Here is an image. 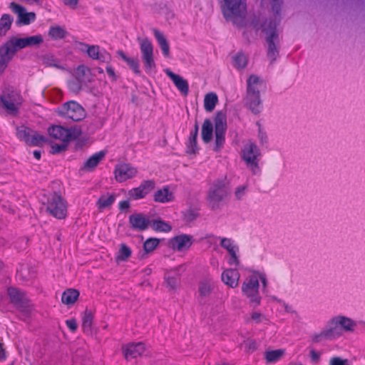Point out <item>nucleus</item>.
<instances>
[{
    "label": "nucleus",
    "mask_w": 365,
    "mask_h": 365,
    "mask_svg": "<svg viewBox=\"0 0 365 365\" xmlns=\"http://www.w3.org/2000/svg\"><path fill=\"white\" fill-rule=\"evenodd\" d=\"M32 131L33 130L31 128L22 125L17 128L16 136L20 140L24 141L28 144V140L30 139Z\"/></svg>",
    "instance_id": "37998d69"
},
{
    "label": "nucleus",
    "mask_w": 365,
    "mask_h": 365,
    "mask_svg": "<svg viewBox=\"0 0 365 365\" xmlns=\"http://www.w3.org/2000/svg\"><path fill=\"white\" fill-rule=\"evenodd\" d=\"M153 34L155 38H156L162 53L165 57H168L170 55V45L168 41H167L165 36L157 29H153Z\"/></svg>",
    "instance_id": "c85d7f7f"
},
{
    "label": "nucleus",
    "mask_w": 365,
    "mask_h": 365,
    "mask_svg": "<svg viewBox=\"0 0 365 365\" xmlns=\"http://www.w3.org/2000/svg\"><path fill=\"white\" fill-rule=\"evenodd\" d=\"M341 334L342 331H341V327H339V325L336 323V320L334 317L329 322L328 327L326 329L313 336L312 341L317 343L322 339H333L340 336Z\"/></svg>",
    "instance_id": "ddd939ff"
},
{
    "label": "nucleus",
    "mask_w": 365,
    "mask_h": 365,
    "mask_svg": "<svg viewBox=\"0 0 365 365\" xmlns=\"http://www.w3.org/2000/svg\"><path fill=\"white\" fill-rule=\"evenodd\" d=\"M116 195L115 193L107 192L100 196L96 201V207L98 210L102 212L106 209L110 208L115 202Z\"/></svg>",
    "instance_id": "cd10ccee"
},
{
    "label": "nucleus",
    "mask_w": 365,
    "mask_h": 365,
    "mask_svg": "<svg viewBox=\"0 0 365 365\" xmlns=\"http://www.w3.org/2000/svg\"><path fill=\"white\" fill-rule=\"evenodd\" d=\"M142 59L145 71L151 72L155 69L156 65L153 58V46L148 38L143 39L140 45Z\"/></svg>",
    "instance_id": "9b49d317"
},
{
    "label": "nucleus",
    "mask_w": 365,
    "mask_h": 365,
    "mask_svg": "<svg viewBox=\"0 0 365 365\" xmlns=\"http://www.w3.org/2000/svg\"><path fill=\"white\" fill-rule=\"evenodd\" d=\"M153 200L159 203H168L174 200V195L166 185L154 192Z\"/></svg>",
    "instance_id": "a878e982"
},
{
    "label": "nucleus",
    "mask_w": 365,
    "mask_h": 365,
    "mask_svg": "<svg viewBox=\"0 0 365 365\" xmlns=\"http://www.w3.org/2000/svg\"><path fill=\"white\" fill-rule=\"evenodd\" d=\"M213 125L209 119H205L202 125V139L207 143L212 138Z\"/></svg>",
    "instance_id": "473e14b6"
},
{
    "label": "nucleus",
    "mask_w": 365,
    "mask_h": 365,
    "mask_svg": "<svg viewBox=\"0 0 365 365\" xmlns=\"http://www.w3.org/2000/svg\"><path fill=\"white\" fill-rule=\"evenodd\" d=\"M246 188H247V187L245 185L240 186V187H238L236 188L235 192V195L237 200H240L242 199V197H244V195L245 194Z\"/></svg>",
    "instance_id": "bf43d9fd"
},
{
    "label": "nucleus",
    "mask_w": 365,
    "mask_h": 365,
    "mask_svg": "<svg viewBox=\"0 0 365 365\" xmlns=\"http://www.w3.org/2000/svg\"><path fill=\"white\" fill-rule=\"evenodd\" d=\"M128 196L133 200L143 199L145 197L139 186L130 190L128 191Z\"/></svg>",
    "instance_id": "603ef678"
},
{
    "label": "nucleus",
    "mask_w": 365,
    "mask_h": 365,
    "mask_svg": "<svg viewBox=\"0 0 365 365\" xmlns=\"http://www.w3.org/2000/svg\"><path fill=\"white\" fill-rule=\"evenodd\" d=\"M218 101L217 96L215 93H209L205 96L204 107L205 109L211 112L214 110Z\"/></svg>",
    "instance_id": "58836bf2"
},
{
    "label": "nucleus",
    "mask_w": 365,
    "mask_h": 365,
    "mask_svg": "<svg viewBox=\"0 0 365 365\" xmlns=\"http://www.w3.org/2000/svg\"><path fill=\"white\" fill-rule=\"evenodd\" d=\"M284 351L282 349H276L265 352V359L268 363H275L278 361L282 355Z\"/></svg>",
    "instance_id": "49530a36"
},
{
    "label": "nucleus",
    "mask_w": 365,
    "mask_h": 365,
    "mask_svg": "<svg viewBox=\"0 0 365 365\" xmlns=\"http://www.w3.org/2000/svg\"><path fill=\"white\" fill-rule=\"evenodd\" d=\"M335 319L336 323H338L339 327H341V331H342V329L345 331L353 330L355 323L351 319L342 316L336 317Z\"/></svg>",
    "instance_id": "a19ab883"
},
{
    "label": "nucleus",
    "mask_w": 365,
    "mask_h": 365,
    "mask_svg": "<svg viewBox=\"0 0 365 365\" xmlns=\"http://www.w3.org/2000/svg\"><path fill=\"white\" fill-rule=\"evenodd\" d=\"M240 274L237 269H227L222 273V281L229 287L235 288L239 284Z\"/></svg>",
    "instance_id": "5701e85b"
},
{
    "label": "nucleus",
    "mask_w": 365,
    "mask_h": 365,
    "mask_svg": "<svg viewBox=\"0 0 365 365\" xmlns=\"http://www.w3.org/2000/svg\"><path fill=\"white\" fill-rule=\"evenodd\" d=\"M117 54L119 57L122 58L123 61H124L127 63L129 68L135 73L139 74L140 73L139 62L138 59L127 56L125 53L121 50L118 51Z\"/></svg>",
    "instance_id": "7c9ffc66"
},
{
    "label": "nucleus",
    "mask_w": 365,
    "mask_h": 365,
    "mask_svg": "<svg viewBox=\"0 0 365 365\" xmlns=\"http://www.w3.org/2000/svg\"><path fill=\"white\" fill-rule=\"evenodd\" d=\"M118 207L121 210H127L130 207V202L128 200L120 201L118 204Z\"/></svg>",
    "instance_id": "774afa93"
},
{
    "label": "nucleus",
    "mask_w": 365,
    "mask_h": 365,
    "mask_svg": "<svg viewBox=\"0 0 365 365\" xmlns=\"http://www.w3.org/2000/svg\"><path fill=\"white\" fill-rule=\"evenodd\" d=\"M15 53L19 49L26 48L24 38L11 37L4 43Z\"/></svg>",
    "instance_id": "72a5a7b5"
},
{
    "label": "nucleus",
    "mask_w": 365,
    "mask_h": 365,
    "mask_svg": "<svg viewBox=\"0 0 365 365\" xmlns=\"http://www.w3.org/2000/svg\"><path fill=\"white\" fill-rule=\"evenodd\" d=\"M75 45L78 48L79 51L83 53H86L88 51V48L90 46L89 44H87L86 43L80 42V41H76Z\"/></svg>",
    "instance_id": "680f3d73"
},
{
    "label": "nucleus",
    "mask_w": 365,
    "mask_h": 365,
    "mask_svg": "<svg viewBox=\"0 0 365 365\" xmlns=\"http://www.w3.org/2000/svg\"><path fill=\"white\" fill-rule=\"evenodd\" d=\"M23 102L22 96L19 91L9 88L4 90L0 96V108L11 115H16Z\"/></svg>",
    "instance_id": "20e7f679"
},
{
    "label": "nucleus",
    "mask_w": 365,
    "mask_h": 365,
    "mask_svg": "<svg viewBox=\"0 0 365 365\" xmlns=\"http://www.w3.org/2000/svg\"><path fill=\"white\" fill-rule=\"evenodd\" d=\"M242 157L247 165L250 168L253 174H256L259 169L258 163L260 157L258 147L252 143L246 144L242 150Z\"/></svg>",
    "instance_id": "6e6552de"
},
{
    "label": "nucleus",
    "mask_w": 365,
    "mask_h": 365,
    "mask_svg": "<svg viewBox=\"0 0 365 365\" xmlns=\"http://www.w3.org/2000/svg\"><path fill=\"white\" fill-rule=\"evenodd\" d=\"M180 282V274L177 272H167L164 275V283L170 290L177 289Z\"/></svg>",
    "instance_id": "c756f323"
},
{
    "label": "nucleus",
    "mask_w": 365,
    "mask_h": 365,
    "mask_svg": "<svg viewBox=\"0 0 365 365\" xmlns=\"http://www.w3.org/2000/svg\"><path fill=\"white\" fill-rule=\"evenodd\" d=\"M93 315L91 311L86 310L82 317V329L83 332L90 333L92 330Z\"/></svg>",
    "instance_id": "c9c22d12"
},
{
    "label": "nucleus",
    "mask_w": 365,
    "mask_h": 365,
    "mask_svg": "<svg viewBox=\"0 0 365 365\" xmlns=\"http://www.w3.org/2000/svg\"><path fill=\"white\" fill-rule=\"evenodd\" d=\"M233 63L237 69H242L247 64V58L243 53H237L233 57Z\"/></svg>",
    "instance_id": "de8ad7c7"
},
{
    "label": "nucleus",
    "mask_w": 365,
    "mask_h": 365,
    "mask_svg": "<svg viewBox=\"0 0 365 365\" xmlns=\"http://www.w3.org/2000/svg\"><path fill=\"white\" fill-rule=\"evenodd\" d=\"M184 215L187 220L192 221L197 217L198 213L192 209H188Z\"/></svg>",
    "instance_id": "13d9d810"
},
{
    "label": "nucleus",
    "mask_w": 365,
    "mask_h": 365,
    "mask_svg": "<svg viewBox=\"0 0 365 365\" xmlns=\"http://www.w3.org/2000/svg\"><path fill=\"white\" fill-rule=\"evenodd\" d=\"M150 219L143 213H134L129 216V223L130 227L138 231H144L148 229L150 225Z\"/></svg>",
    "instance_id": "aec40b11"
},
{
    "label": "nucleus",
    "mask_w": 365,
    "mask_h": 365,
    "mask_svg": "<svg viewBox=\"0 0 365 365\" xmlns=\"http://www.w3.org/2000/svg\"><path fill=\"white\" fill-rule=\"evenodd\" d=\"M10 8L17 15L16 23L19 25H29L36 19L34 12H27L26 8L19 4L11 2Z\"/></svg>",
    "instance_id": "2eb2a0df"
},
{
    "label": "nucleus",
    "mask_w": 365,
    "mask_h": 365,
    "mask_svg": "<svg viewBox=\"0 0 365 365\" xmlns=\"http://www.w3.org/2000/svg\"><path fill=\"white\" fill-rule=\"evenodd\" d=\"M251 318L256 323H259L262 321V318H264V316L259 312H254L251 314Z\"/></svg>",
    "instance_id": "69168bd1"
},
{
    "label": "nucleus",
    "mask_w": 365,
    "mask_h": 365,
    "mask_svg": "<svg viewBox=\"0 0 365 365\" xmlns=\"http://www.w3.org/2000/svg\"><path fill=\"white\" fill-rule=\"evenodd\" d=\"M245 349L248 352H253L257 349V343L255 340L248 339L243 343Z\"/></svg>",
    "instance_id": "864d4df0"
},
{
    "label": "nucleus",
    "mask_w": 365,
    "mask_h": 365,
    "mask_svg": "<svg viewBox=\"0 0 365 365\" xmlns=\"http://www.w3.org/2000/svg\"><path fill=\"white\" fill-rule=\"evenodd\" d=\"M49 136L62 143H68L72 138V134L68 128L61 125H51L48 128Z\"/></svg>",
    "instance_id": "6ab92c4d"
},
{
    "label": "nucleus",
    "mask_w": 365,
    "mask_h": 365,
    "mask_svg": "<svg viewBox=\"0 0 365 365\" xmlns=\"http://www.w3.org/2000/svg\"><path fill=\"white\" fill-rule=\"evenodd\" d=\"M213 289V282L211 279H205L199 283L198 292L202 297H208Z\"/></svg>",
    "instance_id": "e433bc0d"
},
{
    "label": "nucleus",
    "mask_w": 365,
    "mask_h": 365,
    "mask_svg": "<svg viewBox=\"0 0 365 365\" xmlns=\"http://www.w3.org/2000/svg\"><path fill=\"white\" fill-rule=\"evenodd\" d=\"M165 73L169 77L175 84L178 90L183 95L187 96L189 93V84L187 80L182 76L175 74L170 68L164 70Z\"/></svg>",
    "instance_id": "412c9836"
},
{
    "label": "nucleus",
    "mask_w": 365,
    "mask_h": 365,
    "mask_svg": "<svg viewBox=\"0 0 365 365\" xmlns=\"http://www.w3.org/2000/svg\"><path fill=\"white\" fill-rule=\"evenodd\" d=\"M86 53L93 60L101 62H108L110 60V55L105 49L101 51L98 45H90Z\"/></svg>",
    "instance_id": "b1692460"
},
{
    "label": "nucleus",
    "mask_w": 365,
    "mask_h": 365,
    "mask_svg": "<svg viewBox=\"0 0 365 365\" xmlns=\"http://www.w3.org/2000/svg\"><path fill=\"white\" fill-rule=\"evenodd\" d=\"M113 173L116 181L123 182L135 177L138 170L129 163H120L115 166Z\"/></svg>",
    "instance_id": "4468645a"
},
{
    "label": "nucleus",
    "mask_w": 365,
    "mask_h": 365,
    "mask_svg": "<svg viewBox=\"0 0 365 365\" xmlns=\"http://www.w3.org/2000/svg\"><path fill=\"white\" fill-rule=\"evenodd\" d=\"M145 196L153 191L155 187V182L153 180H143L139 185Z\"/></svg>",
    "instance_id": "8fccbe9b"
},
{
    "label": "nucleus",
    "mask_w": 365,
    "mask_h": 365,
    "mask_svg": "<svg viewBox=\"0 0 365 365\" xmlns=\"http://www.w3.org/2000/svg\"><path fill=\"white\" fill-rule=\"evenodd\" d=\"M43 63H46L48 66H56V64L53 62L54 61L53 57L51 56H45L43 58Z\"/></svg>",
    "instance_id": "338daca9"
},
{
    "label": "nucleus",
    "mask_w": 365,
    "mask_h": 365,
    "mask_svg": "<svg viewBox=\"0 0 365 365\" xmlns=\"http://www.w3.org/2000/svg\"><path fill=\"white\" fill-rule=\"evenodd\" d=\"M13 18L10 14H4L0 19V36H5L11 29Z\"/></svg>",
    "instance_id": "f704fd0d"
},
{
    "label": "nucleus",
    "mask_w": 365,
    "mask_h": 365,
    "mask_svg": "<svg viewBox=\"0 0 365 365\" xmlns=\"http://www.w3.org/2000/svg\"><path fill=\"white\" fill-rule=\"evenodd\" d=\"M24 39L26 47L39 46L43 41V38L41 34L26 37Z\"/></svg>",
    "instance_id": "09e8293b"
},
{
    "label": "nucleus",
    "mask_w": 365,
    "mask_h": 365,
    "mask_svg": "<svg viewBox=\"0 0 365 365\" xmlns=\"http://www.w3.org/2000/svg\"><path fill=\"white\" fill-rule=\"evenodd\" d=\"M66 31L60 26H53L48 30V36L53 40H60L66 37Z\"/></svg>",
    "instance_id": "4c0bfd02"
},
{
    "label": "nucleus",
    "mask_w": 365,
    "mask_h": 365,
    "mask_svg": "<svg viewBox=\"0 0 365 365\" xmlns=\"http://www.w3.org/2000/svg\"><path fill=\"white\" fill-rule=\"evenodd\" d=\"M278 23L276 20L265 21L262 24V31L267 35L266 41L267 43V57L271 62L274 61L279 56L277 43H279L277 26Z\"/></svg>",
    "instance_id": "7ed1b4c3"
},
{
    "label": "nucleus",
    "mask_w": 365,
    "mask_h": 365,
    "mask_svg": "<svg viewBox=\"0 0 365 365\" xmlns=\"http://www.w3.org/2000/svg\"><path fill=\"white\" fill-rule=\"evenodd\" d=\"M106 71L108 75L109 76V77L113 81H115L116 80V76H115V69L111 66H108L106 68Z\"/></svg>",
    "instance_id": "0e129e2a"
},
{
    "label": "nucleus",
    "mask_w": 365,
    "mask_h": 365,
    "mask_svg": "<svg viewBox=\"0 0 365 365\" xmlns=\"http://www.w3.org/2000/svg\"><path fill=\"white\" fill-rule=\"evenodd\" d=\"M66 324L71 331L76 332L78 328V324L76 319H70L66 321Z\"/></svg>",
    "instance_id": "4d7b16f0"
},
{
    "label": "nucleus",
    "mask_w": 365,
    "mask_h": 365,
    "mask_svg": "<svg viewBox=\"0 0 365 365\" xmlns=\"http://www.w3.org/2000/svg\"><path fill=\"white\" fill-rule=\"evenodd\" d=\"M106 155V151L105 150H100L95 153L84 163L82 169L86 171H93L100 162L105 158Z\"/></svg>",
    "instance_id": "393cba45"
},
{
    "label": "nucleus",
    "mask_w": 365,
    "mask_h": 365,
    "mask_svg": "<svg viewBox=\"0 0 365 365\" xmlns=\"http://www.w3.org/2000/svg\"><path fill=\"white\" fill-rule=\"evenodd\" d=\"M219 239L220 240V246L225 249L230 255L229 264L237 267L240 264L239 247L231 238L219 237Z\"/></svg>",
    "instance_id": "dca6fc26"
},
{
    "label": "nucleus",
    "mask_w": 365,
    "mask_h": 365,
    "mask_svg": "<svg viewBox=\"0 0 365 365\" xmlns=\"http://www.w3.org/2000/svg\"><path fill=\"white\" fill-rule=\"evenodd\" d=\"M329 365H351L348 359H342L340 357H332L329 361Z\"/></svg>",
    "instance_id": "5fc2aeb1"
},
{
    "label": "nucleus",
    "mask_w": 365,
    "mask_h": 365,
    "mask_svg": "<svg viewBox=\"0 0 365 365\" xmlns=\"http://www.w3.org/2000/svg\"><path fill=\"white\" fill-rule=\"evenodd\" d=\"M194 242L192 235L181 234L168 240V245L174 252H183L190 250Z\"/></svg>",
    "instance_id": "9d476101"
},
{
    "label": "nucleus",
    "mask_w": 365,
    "mask_h": 365,
    "mask_svg": "<svg viewBox=\"0 0 365 365\" xmlns=\"http://www.w3.org/2000/svg\"><path fill=\"white\" fill-rule=\"evenodd\" d=\"M260 83L259 78L255 75L250 76L247 81L245 102L254 114L260 113L262 108L259 91V85Z\"/></svg>",
    "instance_id": "f257e3e1"
},
{
    "label": "nucleus",
    "mask_w": 365,
    "mask_h": 365,
    "mask_svg": "<svg viewBox=\"0 0 365 365\" xmlns=\"http://www.w3.org/2000/svg\"><path fill=\"white\" fill-rule=\"evenodd\" d=\"M226 129V122L222 118H216L215 120V151L220 150L225 144Z\"/></svg>",
    "instance_id": "a211bd4d"
},
{
    "label": "nucleus",
    "mask_w": 365,
    "mask_h": 365,
    "mask_svg": "<svg viewBox=\"0 0 365 365\" xmlns=\"http://www.w3.org/2000/svg\"><path fill=\"white\" fill-rule=\"evenodd\" d=\"M122 351L126 360L140 356L145 351V346L143 342H131L122 346Z\"/></svg>",
    "instance_id": "f3484780"
},
{
    "label": "nucleus",
    "mask_w": 365,
    "mask_h": 365,
    "mask_svg": "<svg viewBox=\"0 0 365 365\" xmlns=\"http://www.w3.org/2000/svg\"><path fill=\"white\" fill-rule=\"evenodd\" d=\"M11 302L21 311H26L29 307V299L21 289L11 287L7 289Z\"/></svg>",
    "instance_id": "f8f14e48"
},
{
    "label": "nucleus",
    "mask_w": 365,
    "mask_h": 365,
    "mask_svg": "<svg viewBox=\"0 0 365 365\" xmlns=\"http://www.w3.org/2000/svg\"><path fill=\"white\" fill-rule=\"evenodd\" d=\"M68 143H62L61 144H54L51 145L52 153H59L61 151H63L67 148Z\"/></svg>",
    "instance_id": "6e6d98bb"
},
{
    "label": "nucleus",
    "mask_w": 365,
    "mask_h": 365,
    "mask_svg": "<svg viewBox=\"0 0 365 365\" xmlns=\"http://www.w3.org/2000/svg\"><path fill=\"white\" fill-rule=\"evenodd\" d=\"M281 4L280 0H272V10L276 14H279Z\"/></svg>",
    "instance_id": "e2e57ef3"
},
{
    "label": "nucleus",
    "mask_w": 365,
    "mask_h": 365,
    "mask_svg": "<svg viewBox=\"0 0 365 365\" xmlns=\"http://www.w3.org/2000/svg\"><path fill=\"white\" fill-rule=\"evenodd\" d=\"M86 68L83 65L78 66L76 68V75L74 78L70 80L67 83L69 91L73 93H79L82 89V81L81 76L85 73Z\"/></svg>",
    "instance_id": "4be33fe9"
},
{
    "label": "nucleus",
    "mask_w": 365,
    "mask_h": 365,
    "mask_svg": "<svg viewBox=\"0 0 365 365\" xmlns=\"http://www.w3.org/2000/svg\"><path fill=\"white\" fill-rule=\"evenodd\" d=\"M242 292L255 307L260 304L261 297L259 294V279L252 275L245 279L242 285Z\"/></svg>",
    "instance_id": "423d86ee"
},
{
    "label": "nucleus",
    "mask_w": 365,
    "mask_h": 365,
    "mask_svg": "<svg viewBox=\"0 0 365 365\" xmlns=\"http://www.w3.org/2000/svg\"><path fill=\"white\" fill-rule=\"evenodd\" d=\"M275 300L280 304L282 305L285 312H287V313H294L295 311L294 310V309L292 308V306L289 305L288 304H287L285 302H284L283 300L282 299H275Z\"/></svg>",
    "instance_id": "052dcab7"
},
{
    "label": "nucleus",
    "mask_w": 365,
    "mask_h": 365,
    "mask_svg": "<svg viewBox=\"0 0 365 365\" xmlns=\"http://www.w3.org/2000/svg\"><path fill=\"white\" fill-rule=\"evenodd\" d=\"M28 144L30 146H41L46 142V138L36 131H32Z\"/></svg>",
    "instance_id": "ea45409f"
},
{
    "label": "nucleus",
    "mask_w": 365,
    "mask_h": 365,
    "mask_svg": "<svg viewBox=\"0 0 365 365\" xmlns=\"http://www.w3.org/2000/svg\"><path fill=\"white\" fill-rule=\"evenodd\" d=\"M46 210L56 219H65L67 216L66 200L61 195L54 192L48 199Z\"/></svg>",
    "instance_id": "39448f33"
},
{
    "label": "nucleus",
    "mask_w": 365,
    "mask_h": 365,
    "mask_svg": "<svg viewBox=\"0 0 365 365\" xmlns=\"http://www.w3.org/2000/svg\"><path fill=\"white\" fill-rule=\"evenodd\" d=\"M152 227L156 232H169L172 230L171 225L161 220H154Z\"/></svg>",
    "instance_id": "a18cd8bd"
},
{
    "label": "nucleus",
    "mask_w": 365,
    "mask_h": 365,
    "mask_svg": "<svg viewBox=\"0 0 365 365\" xmlns=\"http://www.w3.org/2000/svg\"><path fill=\"white\" fill-rule=\"evenodd\" d=\"M222 11L226 19L238 24L239 20H243L247 15L246 0H223Z\"/></svg>",
    "instance_id": "f03ea898"
},
{
    "label": "nucleus",
    "mask_w": 365,
    "mask_h": 365,
    "mask_svg": "<svg viewBox=\"0 0 365 365\" xmlns=\"http://www.w3.org/2000/svg\"><path fill=\"white\" fill-rule=\"evenodd\" d=\"M227 195V189L223 182L217 181L214 183L207 195V201L210 207L212 210L220 208V202L226 197Z\"/></svg>",
    "instance_id": "1a4fd4ad"
},
{
    "label": "nucleus",
    "mask_w": 365,
    "mask_h": 365,
    "mask_svg": "<svg viewBox=\"0 0 365 365\" xmlns=\"http://www.w3.org/2000/svg\"><path fill=\"white\" fill-rule=\"evenodd\" d=\"M132 254L130 248L124 243L120 244V249L116 256L118 261H126Z\"/></svg>",
    "instance_id": "c03bdc74"
},
{
    "label": "nucleus",
    "mask_w": 365,
    "mask_h": 365,
    "mask_svg": "<svg viewBox=\"0 0 365 365\" xmlns=\"http://www.w3.org/2000/svg\"><path fill=\"white\" fill-rule=\"evenodd\" d=\"M79 297V292L75 289H68L61 296V302L66 305L73 304Z\"/></svg>",
    "instance_id": "2f4dec72"
},
{
    "label": "nucleus",
    "mask_w": 365,
    "mask_h": 365,
    "mask_svg": "<svg viewBox=\"0 0 365 365\" xmlns=\"http://www.w3.org/2000/svg\"><path fill=\"white\" fill-rule=\"evenodd\" d=\"M198 125L197 123H195L194 129L190 132L189 140H188V148L190 150L191 153H195L197 150V138L198 135Z\"/></svg>",
    "instance_id": "79ce46f5"
},
{
    "label": "nucleus",
    "mask_w": 365,
    "mask_h": 365,
    "mask_svg": "<svg viewBox=\"0 0 365 365\" xmlns=\"http://www.w3.org/2000/svg\"><path fill=\"white\" fill-rule=\"evenodd\" d=\"M58 114L73 121H80L86 117L84 108L77 102L71 101L62 105L58 109Z\"/></svg>",
    "instance_id": "0eeeda50"
},
{
    "label": "nucleus",
    "mask_w": 365,
    "mask_h": 365,
    "mask_svg": "<svg viewBox=\"0 0 365 365\" xmlns=\"http://www.w3.org/2000/svg\"><path fill=\"white\" fill-rule=\"evenodd\" d=\"M14 56V53L5 43L0 46V74L5 71Z\"/></svg>",
    "instance_id": "bb28decb"
},
{
    "label": "nucleus",
    "mask_w": 365,
    "mask_h": 365,
    "mask_svg": "<svg viewBox=\"0 0 365 365\" xmlns=\"http://www.w3.org/2000/svg\"><path fill=\"white\" fill-rule=\"evenodd\" d=\"M159 240L157 238H149L143 245V248L146 252L153 251L158 245Z\"/></svg>",
    "instance_id": "3c124183"
}]
</instances>
